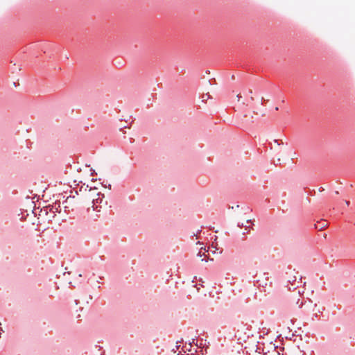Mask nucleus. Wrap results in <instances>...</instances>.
<instances>
[{
    "label": "nucleus",
    "instance_id": "f257e3e1",
    "mask_svg": "<svg viewBox=\"0 0 355 355\" xmlns=\"http://www.w3.org/2000/svg\"><path fill=\"white\" fill-rule=\"evenodd\" d=\"M290 302H292L290 305L291 310L292 311H294L296 307L297 309H300L303 305V302L299 296L293 297Z\"/></svg>",
    "mask_w": 355,
    "mask_h": 355
},
{
    "label": "nucleus",
    "instance_id": "f03ea898",
    "mask_svg": "<svg viewBox=\"0 0 355 355\" xmlns=\"http://www.w3.org/2000/svg\"><path fill=\"white\" fill-rule=\"evenodd\" d=\"M327 225H328L327 221L325 220H322L320 221L317 222L315 224V228L318 230H322L324 228H325L326 227H327Z\"/></svg>",
    "mask_w": 355,
    "mask_h": 355
},
{
    "label": "nucleus",
    "instance_id": "7ed1b4c3",
    "mask_svg": "<svg viewBox=\"0 0 355 355\" xmlns=\"http://www.w3.org/2000/svg\"><path fill=\"white\" fill-rule=\"evenodd\" d=\"M98 198L93 200V202H92L93 205L92 206V208L93 211L95 210V209H97L98 211H100V209H98V206L96 205V202H98Z\"/></svg>",
    "mask_w": 355,
    "mask_h": 355
},
{
    "label": "nucleus",
    "instance_id": "20e7f679",
    "mask_svg": "<svg viewBox=\"0 0 355 355\" xmlns=\"http://www.w3.org/2000/svg\"><path fill=\"white\" fill-rule=\"evenodd\" d=\"M237 96V98H238V101H239V100H240V98H241V94H237V96Z\"/></svg>",
    "mask_w": 355,
    "mask_h": 355
},
{
    "label": "nucleus",
    "instance_id": "39448f33",
    "mask_svg": "<svg viewBox=\"0 0 355 355\" xmlns=\"http://www.w3.org/2000/svg\"><path fill=\"white\" fill-rule=\"evenodd\" d=\"M349 203H350V202H349V201H348V200H346V201H345V204H346L347 206H349Z\"/></svg>",
    "mask_w": 355,
    "mask_h": 355
}]
</instances>
